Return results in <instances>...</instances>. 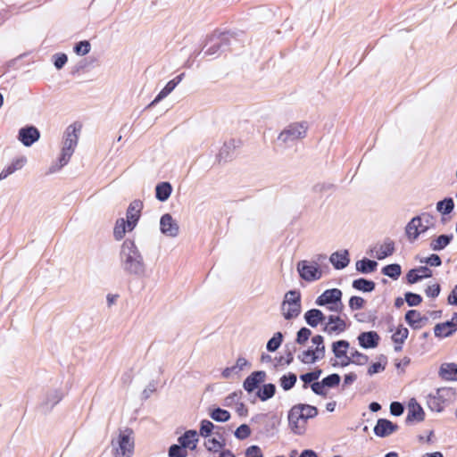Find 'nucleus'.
I'll list each match as a JSON object with an SVG mask.
<instances>
[{
	"instance_id": "obj_16",
	"label": "nucleus",
	"mask_w": 457,
	"mask_h": 457,
	"mask_svg": "<svg viewBox=\"0 0 457 457\" xmlns=\"http://www.w3.org/2000/svg\"><path fill=\"white\" fill-rule=\"evenodd\" d=\"M398 429V426L386 419H379L374 427V433L379 437H386Z\"/></svg>"
},
{
	"instance_id": "obj_13",
	"label": "nucleus",
	"mask_w": 457,
	"mask_h": 457,
	"mask_svg": "<svg viewBox=\"0 0 457 457\" xmlns=\"http://www.w3.org/2000/svg\"><path fill=\"white\" fill-rule=\"evenodd\" d=\"M161 232L169 237H176L179 234V226L170 213H165L160 220Z\"/></svg>"
},
{
	"instance_id": "obj_42",
	"label": "nucleus",
	"mask_w": 457,
	"mask_h": 457,
	"mask_svg": "<svg viewBox=\"0 0 457 457\" xmlns=\"http://www.w3.org/2000/svg\"><path fill=\"white\" fill-rule=\"evenodd\" d=\"M211 418L219 422H224L229 420L230 414L228 411L217 408L211 413Z\"/></svg>"
},
{
	"instance_id": "obj_38",
	"label": "nucleus",
	"mask_w": 457,
	"mask_h": 457,
	"mask_svg": "<svg viewBox=\"0 0 457 457\" xmlns=\"http://www.w3.org/2000/svg\"><path fill=\"white\" fill-rule=\"evenodd\" d=\"M276 392L275 385L273 384H266L262 386V388L258 392V396L262 401H266L271 398Z\"/></svg>"
},
{
	"instance_id": "obj_25",
	"label": "nucleus",
	"mask_w": 457,
	"mask_h": 457,
	"mask_svg": "<svg viewBox=\"0 0 457 457\" xmlns=\"http://www.w3.org/2000/svg\"><path fill=\"white\" fill-rule=\"evenodd\" d=\"M171 192L172 187L169 182H161L156 185L155 197L161 202H165L170 196Z\"/></svg>"
},
{
	"instance_id": "obj_63",
	"label": "nucleus",
	"mask_w": 457,
	"mask_h": 457,
	"mask_svg": "<svg viewBox=\"0 0 457 457\" xmlns=\"http://www.w3.org/2000/svg\"><path fill=\"white\" fill-rule=\"evenodd\" d=\"M420 279L432 277V270L426 266H421L416 269Z\"/></svg>"
},
{
	"instance_id": "obj_49",
	"label": "nucleus",
	"mask_w": 457,
	"mask_h": 457,
	"mask_svg": "<svg viewBox=\"0 0 457 457\" xmlns=\"http://www.w3.org/2000/svg\"><path fill=\"white\" fill-rule=\"evenodd\" d=\"M90 49H91L90 43L86 40L80 41L74 47L75 53L79 55H86L87 54L89 53Z\"/></svg>"
},
{
	"instance_id": "obj_58",
	"label": "nucleus",
	"mask_w": 457,
	"mask_h": 457,
	"mask_svg": "<svg viewBox=\"0 0 457 457\" xmlns=\"http://www.w3.org/2000/svg\"><path fill=\"white\" fill-rule=\"evenodd\" d=\"M54 66L56 69H62L65 63L67 62V55L65 54H57L54 56Z\"/></svg>"
},
{
	"instance_id": "obj_60",
	"label": "nucleus",
	"mask_w": 457,
	"mask_h": 457,
	"mask_svg": "<svg viewBox=\"0 0 457 457\" xmlns=\"http://www.w3.org/2000/svg\"><path fill=\"white\" fill-rule=\"evenodd\" d=\"M390 412L394 416H400L403 412V406L398 402H393L390 405Z\"/></svg>"
},
{
	"instance_id": "obj_32",
	"label": "nucleus",
	"mask_w": 457,
	"mask_h": 457,
	"mask_svg": "<svg viewBox=\"0 0 457 457\" xmlns=\"http://www.w3.org/2000/svg\"><path fill=\"white\" fill-rule=\"evenodd\" d=\"M377 262L369 259H363L356 262V270L361 273H370L376 270Z\"/></svg>"
},
{
	"instance_id": "obj_14",
	"label": "nucleus",
	"mask_w": 457,
	"mask_h": 457,
	"mask_svg": "<svg viewBox=\"0 0 457 457\" xmlns=\"http://www.w3.org/2000/svg\"><path fill=\"white\" fill-rule=\"evenodd\" d=\"M143 203L140 200H134L128 207L126 217L128 230L131 231L136 227L141 214Z\"/></svg>"
},
{
	"instance_id": "obj_30",
	"label": "nucleus",
	"mask_w": 457,
	"mask_h": 457,
	"mask_svg": "<svg viewBox=\"0 0 457 457\" xmlns=\"http://www.w3.org/2000/svg\"><path fill=\"white\" fill-rule=\"evenodd\" d=\"M423 320L425 319L421 316L420 312L416 310H410L405 314V320L415 329L421 327Z\"/></svg>"
},
{
	"instance_id": "obj_26",
	"label": "nucleus",
	"mask_w": 457,
	"mask_h": 457,
	"mask_svg": "<svg viewBox=\"0 0 457 457\" xmlns=\"http://www.w3.org/2000/svg\"><path fill=\"white\" fill-rule=\"evenodd\" d=\"M350 348V344L346 340H338L333 342L331 345L332 352L337 359H342L347 355V351Z\"/></svg>"
},
{
	"instance_id": "obj_7",
	"label": "nucleus",
	"mask_w": 457,
	"mask_h": 457,
	"mask_svg": "<svg viewBox=\"0 0 457 457\" xmlns=\"http://www.w3.org/2000/svg\"><path fill=\"white\" fill-rule=\"evenodd\" d=\"M342 295V291L338 288L327 289L317 297L315 303L325 306L330 312H341L344 308Z\"/></svg>"
},
{
	"instance_id": "obj_43",
	"label": "nucleus",
	"mask_w": 457,
	"mask_h": 457,
	"mask_svg": "<svg viewBox=\"0 0 457 457\" xmlns=\"http://www.w3.org/2000/svg\"><path fill=\"white\" fill-rule=\"evenodd\" d=\"M350 359L352 361V363L361 366L365 365L369 361V357L366 354L356 350L351 352Z\"/></svg>"
},
{
	"instance_id": "obj_1",
	"label": "nucleus",
	"mask_w": 457,
	"mask_h": 457,
	"mask_svg": "<svg viewBox=\"0 0 457 457\" xmlns=\"http://www.w3.org/2000/svg\"><path fill=\"white\" fill-rule=\"evenodd\" d=\"M120 260L122 270L129 275L144 276L145 264L143 256L131 239H126L120 248Z\"/></svg>"
},
{
	"instance_id": "obj_41",
	"label": "nucleus",
	"mask_w": 457,
	"mask_h": 457,
	"mask_svg": "<svg viewBox=\"0 0 457 457\" xmlns=\"http://www.w3.org/2000/svg\"><path fill=\"white\" fill-rule=\"evenodd\" d=\"M235 149V144L234 141H229L224 143L222 147L220 150L219 153V159L220 161H227V159L229 157L230 153Z\"/></svg>"
},
{
	"instance_id": "obj_48",
	"label": "nucleus",
	"mask_w": 457,
	"mask_h": 457,
	"mask_svg": "<svg viewBox=\"0 0 457 457\" xmlns=\"http://www.w3.org/2000/svg\"><path fill=\"white\" fill-rule=\"evenodd\" d=\"M204 445L208 451L216 453L223 447L224 444L215 438H210L205 441Z\"/></svg>"
},
{
	"instance_id": "obj_9",
	"label": "nucleus",
	"mask_w": 457,
	"mask_h": 457,
	"mask_svg": "<svg viewBox=\"0 0 457 457\" xmlns=\"http://www.w3.org/2000/svg\"><path fill=\"white\" fill-rule=\"evenodd\" d=\"M308 126L305 122H295L286 127L278 135V140L284 145L292 144L304 138Z\"/></svg>"
},
{
	"instance_id": "obj_45",
	"label": "nucleus",
	"mask_w": 457,
	"mask_h": 457,
	"mask_svg": "<svg viewBox=\"0 0 457 457\" xmlns=\"http://www.w3.org/2000/svg\"><path fill=\"white\" fill-rule=\"evenodd\" d=\"M187 451L180 444L172 445L169 449V457H187Z\"/></svg>"
},
{
	"instance_id": "obj_29",
	"label": "nucleus",
	"mask_w": 457,
	"mask_h": 457,
	"mask_svg": "<svg viewBox=\"0 0 457 457\" xmlns=\"http://www.w3.org/2000/svg\"><path fill=\"white\" fill-rule=\"evenodd\" d=\"M439 375L446 380H453L457 375V365L454 363H444L439 370Z\"/></svg>"
},
{
	"instance_id": "obj_36",
	"label": "nucleus",
	"mask_w": 457,
	"mask_h": 457,
	"mask_svg": "<svg viewBox=\"0 0 457 457\" xmlns=\"http://www.w3.org/2000/svg\"><path fill=\"white\" fill-rule=\"evenodd\" d=\"M322 370L316 369L312 372H308L300 376V379L303 382V387L306 388L310 383H314L320 377Z\"/></svg>"
},
{
	"instance_id": "obj_61",
	"label": "nucleus",
	"mask_w": 457,
	"mask_h": 457,
	"mask_svg": "<svg viewBox=\"0 0 457 457\" xmlns=\"http://www.w3.org/2000/svg\"><path fill=\"white\" fill-rule=\"evenodd\" d=\"M239 373L240 372L238 371L237 367L235 365H233L231 367H227L226 369L223 370L222 377L224 378H230L233 376L238 375Z\"/></svg>"
},
{
	"instance_id": "obj_37",
	"label": "nucleus",
	"mask_w": 457,
	"mask_h": 457,
	"mask_svg": "<svg viewBox=\"0 0 457 457\" xmlns=\"http://www.w3.org/2000/svg\"><path fill=\"white\" fill-rule=\"evenodd\" d=\"M395 251V245L392 241L385 242L377 252V258L382 260L386 256L391 255Z\"/></svg>"
},
{
	"instance_id": "obj_5",
	"label": "nucleus",
	"mask_w": 457,
	"mask_h": 457,
	"mask_svg": "<svg viewBox=\"0 0 457 457\" xmlns=\"http://www.w3.org/2000/svg\"><path fill=\"white\" fill-rule=\"evenodd\" d=\"M281 314L287 320L297 318L302 311L301 293L297 290H289L284 295L281 303Z\"/></svg>"
},
{
	"instance_id": "obj_40",
	"label": "nucleus",
	"mask_w": 457,
	"mask_h": 457,
	"mask_svg": "<svg viewBox=\"0 0 457 457\" xmlns=\"http://www.w3.org/2000/svg\"><path fill=\"white\" fill-rule=\"evenodd\" d=\"M296 382V375L294 373H289L288 375H284L280 378V386L281 387L287 391L291 389Z\"/></svg>"
},
{
	"instance_id": "obj_56",
	"label": "nucleus",
	"mask_w": 457,
	"mask_h": 457,
	"mask_svg": "<svg viewBox=\"0 0 457 457\" xmlns=\"http://www.w3.org/2000/svg\"><path fill=\"white\" fill-rule=\"evenodd\" d=\"M420 262H425L432 267H438L441 265L442 261L437 254L433 253L425 260H421Z\"/></svg>"
},
{
	"instance_id": "obj_50",
	"label": "nucleus",
	"mask_w": 457,
	"mask_h": 457,
	"mask_svg": "<svg viewBox=\"0 0 457 457\" xmlns=\"http://www.w3.org/2000/svg\"><path fill=\"white\" fill-rule=\"evenodd\" d=\"M340 376L338 374H331L326 378H324L323 384L327 388L335 387L340 383Z\"/></svg>"
},
{
	"instance_id": "obj_34",
	"label": "nucleus",
	"mask_w": 457,
	"mask_h": 457,
	"mask_svg": "<svg viewBox=\"0 0 457 457\" xmlns=\"http://www.w3.org/2000/svg\"><path fill=\"white\" fill-rule=\"evenodd\" d=\"M454 208V203L452 198H445L436 204V210L438 212L445 215L453 212Z\"/></svg>"
},
{
	"instance_id": "obj_53",
	"label": "nucleus",
	"mask_w": 457,
	"mask_h": 457,
	"mask_svg": "<svg viewBox=\"0 0 457 457\" xmlns=\"http://www.w3.org/2000/svg\"><path fill=\"white\" fill-rule=\"evenodd\" d=\"M213 428H214V426L210 420H203L201 422V427H200V435L202 436L207 437L212 433V430L213 429Z\"/></svg>"
},
{
	"instance_id": "obj_18",
	"label": "nucleus",
	"mask_w": 457,
	"mask_h": 457,
	"mask_svg": "<svg viewBox=\"0 0 457 457\" xmlns=\"http://www.w3.org/2000/svg\"><path fill=\"white\" fill-rule=\"evenodd\" d=\"M27 163L26 156H20L13 159L10 164H8L4 169L0 172V180L6 179L8 176L12 175L17 170H21Z\"/></svg>"
},
{
	"instance_id": "obj_57",
	"label": "nucleus",
	"mask_w": 457,
	"mask_h": 457,
	"mask_svg": "<svg viewBox=\"0 0 457 457\" xmlns=\"http://www.w3.org/2000/svg\"><path fill=\"white\" fill-rule=\"evenodd\" d=\"M245 457H263V454L259 446L252 445L246 449Z\"/></svg>"
},
{
	"instance_id": "obj_46",
	"label": "nucleus",
	"mask_w": 457,
	"mask_h": 457,
	"mask_svg": "<svg viewBox=\"0 0 457 457\" xmlns=\"http://www.w3.org/2000/svg\"><path fill=\"white\" fill-rule=\"evenodd\" d=\"M251 435V428L246 424L240 425L235 431V436L237 439L244 440Z\"/></svg>"
},
{
	"instance_id": "obj_6",
	"label": "nucleus",
	"mask_w": 457,
	"mask_h": 457,
	"mask_svg": "<svg viewBox=\"0 0 457 457\" xmlns=\"http://www.w3.org/2000/svg\"><path fill=\"white\" fill-rule=\"evenodd\" d=\"M312 346L302 352L298 355V359L304 364H312L317 361L322 360L325 357L326 347L324 345V337L320 335H316L312 337Z\"/></svg>"
},
{
	"instance_id": "obj_22",
	"label": "nucleus",
	"mask_w": 457,
	"mask_h": 457,
	"mask_svg": "<svg viewBox=\"0 0 457 457\" xmlns=\"http://www.w3.org/2000/svg\"><path fill=\"white\" fill-rule=\"evenodd\" d=\"M178 442L185 449L188 448L190 450H194L195 449L198 442L197 432L195 430H187L178 438Z\"/></svg>"
},
{
	"instance_id": "obj_15",
	"label": "nucleus",
	"mask_w": 457,
	"mask_h": 457,
	"mask_svg": "<svg viewBox=\"0 0 457 457\" xmlns=\"http://www.w3.org/2000/svg\"><path fill=\"white\" fill-rule=\"evenodd\" d=\"M457 330V313H454L452 319L445 322L437 323L434 327V334L436 337H447L452 336Z\"/></svg>"
},
{
	"instance_id": "obj_62",
	"label": "nucleus",
	"mask_w": 457,
	"mask_h": 457,
	"mask_svg": "<svg viewBox=\"0 0 457 457\" xmlns=\"http://www.w3.org/2000/svg\"><path fill=\"white\" fill-rule=\"evenodd\" d=\"M406 278H407V281L410 283V284H414L416 282H418L419 280H420V277H419V273L417 271L416 269H412L408 273H407V276H406Z\"/></svg>"
},
{
	"instance_id": "obj_55",
	"label": "nucleus",
	"mask_w": 457,
	"mask_h": 457,
	"mask_svg": "<svg viewBox=\"0 0 457 457\" xmlns=\"http://www.w3.org/2000/svg\"><path fill=\"white\" fill-rule=\"evenodd\" d=\"M311 388L312 390L316 394V395H322V396H325L327 394H328V391H327V387L326 386L323 384V380H321L320 382H314L311 385Z\"/></svg>"
},
{
	"instance_id": "obj_17",
	"label": "nucleus",
	"mask_w": 457,
	"mask_h": 457,
	"mask_svg": "<svg viewBox=\"0 0 457 457\" xmlns=\"http://www.w3.org/2000/svg\"><path fill=\"white\" fill-rule=\"evenodd\" d=\"M40 134L35 127L22 128L19 131V140L25 145L30 146L39 139Z\"/></svg>"
},
{
	"instance_id": "obj_27",
	"label": "nucleus",
	"mask_w": 457,
	"mask_h": 457,
	"mask_svg": "<svg viewBox=\"0 0 457 457\" xmlns=\"http://www.w3.org/2000/svg\"><path fill=\"white\" fill-rule=\"evenodd\" d=\"M409 331L406 328L399 326L392 336V340L395 343V350L399 352L402 350V345L408 337Z\"/></svg>"
},
{
	"instance_id": "obj_10",
	"label": "nucleus",
	"mask_w": 457,
	"mask_h": 457,
	"mask_svg": "<svg viewBox=\"0 0 457 457\" xmlns=\"http://www.w3.org/2000/svg\"><path fill=\"white\" fill-rule=\"evenodd\" d=\"M454 396V391L450 387L438 388L434 395L428 396V405L435 411L440 412L445 403L450 402Z\"/></svg>"
},
{
	"instance_id": "obj_33",
	"label": "nucleus",
	"mask_w": 457,
	"mask_h": 457,
	"mask_svg": "<svg viewBox=\"0 0 457 457\" xmlns=\"http://www.w3.org/2000/svg\"><path fill=\"white\" fill-rule=\"evenodd\" d=\"M353 287L362 292H371L375 288V283L365 278H358L353 280Z\"/></svg>"
},
{
	"instance_id": "obj_24",
	"label": "nucleus",
	"mask_w": 457,
	"mask_h": 457,
	"mask_svg": "<svg viewBox=\"0 0 457 457\" xmlns=\"http://www.w3.org/2000/svg\"><path fill=\"white\" fill-rule=\"evenodd\" d=\"M329 261L335 269L342 270L345 268L350 262L348 252L346 250L342 252H335L330 255Z\"/></svg>"
},
{
	"instance_id": "obj_39",
	"label": "nucleus",
	"mask_w": 457,
	"mask_h": 457,
	"mask_svg": "<svg viewBox=\"0 0 457 457\" xmlns=\"http://www.w3.org/2000/svg\"><path fill=\"white\" fill-rule=\"evenodd\" d=\"M382 273L389 278L396 279L401 275V266L399 264H389L383 268Z\"/></svg>"
},
{
	"instance_id": "obj_28",
	"label": "nucleus",
	"mask_w": 457,
	"mask_h": 457,
	"mask_svg": "<svg viewBox=\"0 0 457 457\" xmlns=\"http://www.w3.org/2000/svg\"><path fill=\"white\" fill-rule=\"evenodd\" d=\"M177 87L176 79L170 80L166 86L159 92V94L156 96V97L148 104V108L155 105L160 101H162L163 98H165L167 96H169L174 88Z\"/></svg>"
},
{
	"instance_id": "obj_44",
	"label": "nucleus",
	"mask_w": 457,
	"mask_h": 457,
	"mask_svg": "<svg viewBox=\"0 0 457 457\" xmlns=\"http://www.w3.org/2000/svg\"><path fill=\"white\" fill-rule=\"evenodd\" d=\"M282 334L280 332H277L274 336L268 341L267 343V350L270 352L276 351L282 343Z\"/></svg>"
},
{
	"instance_id": "obj_54",
	"label": "nucleus",
	"mask_w": 457,
	"mask_h": 457,
	"mask_svg": "<svg viewBox=\"0 0 457 457\" xmlns=\"http://www.w3.org/2000/svg\"><path fill=\"white\" fill-rule=\"evenodd\" d=\"M365 301L360 296H352L349 300V307L353 310H360L364 306Z\"/></svg>"
},
{
	"instance_id": "obj_52",
	"label": "nucleus",
	"mask_w": 457,
	"mask_h": 457,
	"mask_svg": "<svg viewBox=\"0 0 457 457\" xmlns=\"http://www.w3.org/2000/svg\"><path fill=\"white\" fill-rule=\"evenodd\" d=\"M405 300L409 306H417L422 302L420 295L411 292L405 294Z\"/></svg>"
},
{
	"instance_id": "obj_47",
	"label": "nucleus",
	"mask_w": 457,
	"mask_h": 457,
	"mask_svg": "<svg viewBox=\"0 0 457 457\" xmlns=\"http://www.w3.org/2000/svg\"><path fill=\"white\" fill-rule=\"evenodd\" d=\"M312 335L311 329L307 328H302L296 335V343L299 345H304Z\"/></svg>"
},
{
	"instance_id": "obj_3",
	"label": "nucleus",
	"mask_w": 457,
	"mask_h": 457,
	"mask_svg": "<svg viewBox=\"0 0 457 457\" xmlns=\"http://www.w3.org/2000/svg\"><path fill=\"white\" fill-rule=\"evenodd\" d=\"M79 129L69 126L64 132V140L59 160L49 167L48 173H54L65 166L71 160L78 145Z\"/></svg>"
},
{
	"instance_id": "obj_4",
	"label": "nucleus",
	"mask_w": 457,
	"mask_h": 457,
	"mask_svg": "<svg viewBox=\"0 0 457 457\" xmlns=\"http://www.w3.org/2000/svg\"><path fill=\"white\" fill-rule=\"evenodd\" d=\"M114 457H130L134 452L133 431L129 428L120 430L116 438L112 439Z\"/></svg>"
},
{
	"instance_id": "obj_2",
	"label": "nucleus",
	"mask_w": 457,
	"mask_h": 457,
	"mask_svg": "<svg viewBox=\"0 0 457 457\" xmlns=\"http://www.w3.org/2000/svg\"><path fill=\"white\" fill-rule=\"evenodd\" d=\"M318 415V409L315 406L298 403L294 405L288 411L287 420L291 432L297 436H303L307 430L308 420Z\"/></svg>"
},
{
	"instance_id": "obj_21",
	"label": "nucleus",
	"mask_w": 457,
	"mask_h": 457,
	"mask_svg": "<svg viewBox=\"0 0 457 457\" xmlns=\"http://www.w3.org/2000/svg\"><path fill=\"white\" fill-rule=\"evenodd\" d=\"M304 320L310 327L316 328L319 324H324L327 317L320 310L311 309L304 313Z\"/></svg>"
},
{
	"instance_id": "obj_23",
	"label": "nucleus",
	"mask_w": 457,
	"mask_h": 457,
	"mask_svg": "<svg viewBox=\"0 0 457 457\" xmlns=\"http://www.w3.org/2000/svg\"><path fill=\"white\" fill-rule=\"evenodd\" d=\"M424 411L421 406L416 402L415 399H411L408 405V415L406 418L407 421H422L424 420Z\"/></svg>"
},
{
	"instance_id": "obj_20",
	"label": "nucleus",
	"mask_w": 457,
	"mask_h": 457,
	"mask_svg": "<svg viewBox=\"0 0 457 457\" xmlns=\"http://www.w3.org/2000/svg\"><path fill=\"white\" fill-rule=\"evenodd\" d=\"M266 373L264 371H254L248 376L244 381V388L251 393L255 390L258 386L264 381Z\"/></svg>"
},
{
	"instance_id": "obj_64",
	"label": "nucleus",
	"mask_w": 457,
	"mask_h": 457,
	"mask_svg": "<svg viewBox=\"0 0 457 457\" xmlns=\"http://www.w3.org/2000/svg\"><path fill=\"white\" fill-rule=\"evenodd\" d=\"M448 303L453 305H457V285L453 288L449 295Z\"/></svg>"
},
{
	"instance_id": "obj_31",
	"label": "nucleus",
	"mask_w": 457,
	"mask_h": 457,
	"mask_svg": "<svg viewBox=\"0 0 457 457\" xmlns=\"http://www.w3.org/2000/svg\"><path fill=\"white\" fill-rule=\"evenodd\" d=\"M453 235H441L430 243L433 251H440L446 247L453 239Z\"/></svg>"
},
{
	"instance_id": "obj_12",
	"label": "nucleus",
	"mask_w": 457,
	"mask_h": 457,
	"mask_svg": "<svg viewBox=\"0 0 457 457\" xmlns=\"http://www.w3.org/2000/svg\"><path fill=\"white\" fill-rule=\"evenodd\" d=\"M347 328L346 322L338 315H328L324 322L323 331L328 335H339Z\"/></svg>"
},
{
	"instance_id": "obj_51",
	"label": "nucleus",
	"mask_w": 457,
	"mask_h": 457,
	"mask_svg": "<svg viewBox=\"0 0 457 457\" xmlns=\"http://www.w3.org/2000/svg\"><path fill=\"white\" fill-rule=\"evenodd\" d=\"M383 359H384V362H380V361L375 362L369 367L368 374L370 376H373L374 374L382 372L386 369V361L385 358H383Z\"/></svg>"
},
{
	"instance_id": "obj_19",
	"label": "nucleus",
	"mask_w": 457,
	"mask_h": 457,
	"mask_svg": "<svg viewBox=\"0 0 457 457\" xmlns=\"http://www.w3.org/2000/svg\"><path fill=\"white\" fill-rule=\"evenodd\" d=\"M358 341L363 348H375L379 342V336L375 331L362 332L358 336Z\"/></svg>"
},
{
	"instance_id": "obj_11",
	"label": "nucleus",
	"mask_w": 457,
	"mask_h": 457,
	"mask_svg": "<svg viewBox=\"0 0 457 457\" xmlns=\"http://www.w3.org/2000/svg\"><path fill=\"white\" fill-rule=\"evenodd\" d=\"M297 271L301 278L307 282L319 280L322 277V270L315 262L303 260L297 263Z\"/></svg>"
},
{
	"instance_id": "obj_59",
	"label": "nucleus",
	"mask_w": 457,
	"mask_h": 457,
	"mask_svg": "<svg viewBox=\"0 0 457 457\" xmlns=\"http://www.w3.org/2000/svg\"><path fill=\"white\" fill-rule=\"evenodd\" d=\"M440 293V286L439 284H433L431 286H428L426 289V295L428 297L435 298Z\"/></svg>"
},
{
	"instance_id": "obj_35",
	"label": "nucleus",
	"mask_w": 457,
	"mask_h": 457,
	"mask_svg": "<svg viewBox=\"0 0 457 457\" xmlns=\"http://www.w3.org/2000/svg\"><path fill=\"white\" fill-rule=\"evenodd\" d=\"M128 229L127 220L124 219L117 220L115 223V227L113 229V237L116 240H121L125 236V233Z\"/></svg>"
},
{
	"instance_id": "obj_8",
	"label": "nucleus",
	"mask_w": 457,
	"mask_h": 457,
	"mask_svg": "<svg viewBox=\"0 0 457 457\" xmlns=\"http://www.w3.org/2000/svg\"><path fill=\"white\" fill-rule=\"evenodd\" d=\"M433 216L422 213L411 220L405 228L407 237L411 241L417 239L420 234L426 232L433 225Z\"/></svg>"
}]
</instances>
